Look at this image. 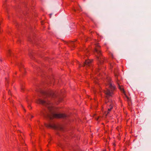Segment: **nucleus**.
Wrapping results in <instances>:
<instances>
[{"label": "nucleus", "mask_w": 151, "mask_h": 151, "mask_svg": "<svg viewBox=\"0 0 151 151\" xmlns=\"http://www.w3.org/2000/svg\"><path fill=\"white\" fill-rule=\"evenodd\" d=\"M42 93L43 95V100L41 99H39L37 101V103L46 106L50 111V113L45 114V116L48 117L51 119L49 117V115H51V113L52 111V104L50 101L49 99L51 98H54L57 96V93L56 92H54L53 91L50 90L48 91H42Z\"/></svg>", "instance_id": "f257e3e1"}, {"label": "nucleus", "mask_w": 151, "mask_h": 151, "mask_svg": "<svg viewBox=\"0 0 151 151\" xmlns=\"http://www.w3.org/2000/svg\"><path fill=\"white\" fill-rule=\"evenodd\" d=\"M105 81L106 82V86L109 88H106L104 91V93L107 96H111L113 94V92L115 89L114 84L111 81L110 77L106 76Z\"/></svg>", "instance_id": "f03ea898"}, {"label": "nucleus", "mask_w": 151, "mask_h": 151, "mask_svg": "<svg viewBox=\"0 0 151 151\" xmlns=\"http://www.w3.org/2000/svg\"><path fill=\"white\" fill-rule=\"evenodd\" d=\"M96 47L95 50V52L97 58L98 60L99 64L101 65L105 60L104 58L102 56L100 50V46L98 44H96Z\"/></svg>", "instance_id": "7ed1b4c3"}, {"label": "nucleus", "mask_w": 151, "mask_h": 151, "mask_svg": "<svg viewBox=\"0 0 151 151\" xmlns=\"http://www.w3.org/2000/svg\"><path fill=\"white\" fill-rule=\"evenodd\" d=\"M49 117L51 119L54 118H64L67 117V116L63 114H55L53 112L51 113V115H49Z\"/></svg>", "instance_id": "20e7f679"}, {"label": "nucleus", "mask_w": 151, "mask_h": 151, "mask_svg": "<svg viewBox=\"0 0 151 151\" xmlns=\"http://www.w3.org/2000/svg\"><path fill=\"white\" fill-rule=\"evenodd\" d=\"M116 83L118 85L119 89H120V90L121 91H122L123 92V93H124L125 96L126 97V100L128 101H130V98L127 96L126 94L125 93V92L124 91V89L123 88V87H122V86L120 85L119 81V80L118 78H117V79Z\"/></svg>", "instance_id": "39448f33"}, {"label": "nucleus", "mask_w": 151, "mask_h": 151, "mask_svg": "<svg viewBox=\"0 0 151 151\" xmlns=\"http://www.w3.org/2000/svg\"><path fill=\"white\" fill-rule=\"evenodd\" d=\"M45 126L47 127L52 128L55 129H59L61 130L63 129V128L58 125H57L54 124H45Z\"/></svg>", "instance_id": "423d86ee"}, {"label": "nucleus", "mask_w": 151, "mask_h": 151, "mask_svg": "<svg viewBox=\"0 0 151 151\" xmlns=\"http://www.w3.org/2000/svg\"><path fill=\"white\" fill-rule=\"evenodd\" d=\"M91 62L92 61L90 60H85V62L83 65H81L79 63V65L80 67L85 66L86 65L89 66L91 65Z\"/></svg>", "instance_id": "0eeeda50"}, {"label": "nucleus", "mask_w": 151, "mask_h": 151, "mask_svg": "<svg viewBox=\"0 0 151 151\" xmlns=\"http://www.w3.org/2000/svg\"><path fill=\"white\" fill-rule=\"evenodd\" d=\"M113 105L112 104H109V108L108 109V111L107 112V113L106 114V115H107V114L109 113V112L111 111L113 108Z\"/></svg>", "instance_id": "6e6552de"}, {"label": "nucleus", "mask_w": 151, "mask_h": 151, "mask_svg": "<svg viewBox=\"0 0 151 151\" xmlns=\"http://www.w3.org/2000/svg\"><path fill=\"white\" fill-rule=\"evenodd\" d=\"M75 42L73 41L70 42L69 43V46H72L73 47H74L75 46Z\"/></svg>", "instance_id": "1a4fd4ad"}, {"label": "nucleus", "mask_w": 151, "mask_h": 151, "mask_svg": "<svg viewBox=\"0 0 151 151\" xmlns=\"http://www.w3.org/2000/svg\"><path fill=\"white\" fill-rule=\"evenodd\" d=\"M114 65V63H111L110 64L111 68H112L113 67Z\"/></svg>", "instance_id": "9d476101"}, {"label": "nucleus", "mask_w": 151, "mask_h": 151, "mask_svg": "<svg viewBox=\"0 0 151 151\" xmlns=\"http://www.w3.org/2000/svg\"><path fill=\"white\" fill-rule=\"evenodd\" d=\"M11 53V52L10 50H8L7 53L8 55H9Z\"/></svg>", "instance_id": "9b49d317"}, {"label": "nucleus", "mask_w": 151, "mask_h": 151, "mask_svg": "<svg viewBox=\"0 0 151 151\" xmlns=\"http://www.w3.org/2000/svg\"><path fill=\"white\" fill-rule=\"evenodd\" d=\"M114 73L115 74V75L116 77H117L118 76V74H116L115 71H114Z\"/></svg>", "instance_id": "f8f14e48"}, {"label": "nucleus", "mask_w": 151, "mask_h": 151, "mask_svg": "<svg viewBox=\"0 0 151 151\" xmlns=\"http://www.w3.org/2000/svg\"><path fill=\"white\" fill-rule=\"evenodd\" d=\"M31 116V118H32L33 117V116Z\"/></svg>", "instance_id": "ddd939ff"}, {"label": "nucleus", "mask_w": 151, "mask_h": 151, "mask_svg": "<svg viewBox=\"0 0 151 151\" xmlns=\"http://www.w3.org/2000/svg\"><path fill=\"white\" fill-rule=\"evenodd\" d=\"M29 56H30V57H31V55L30 54H29Z\"/></svg>", "instance_id": "4468645a"}, {"label": "nucleus", "mask_w": 151, "mask_h": 151, "mask_svg": "<svg viewBox=\"0 0 151 151\" xmlns=\"http://www.w3.org/2000/svg\"><path fill=\"white\" fill-rule=\"evenodd\" d=\"M100 69V67H99V69Z\"/></svg>", "instance_id": "2eb2a0df"}, {"label": "nucleus", "mask_w": 151, "mask_h": 151, "mask_svg": "<svg viewBox=\"0 0 151 151\" xmlns=\"http://www.w3.org/2000/svg\"><path fill=\"white\" fill-rule=\"evenodd\" d=\"M22 106V107L23 108Z\"/></svg>", "instance_id": "dca6fc26"}]
</instances>
